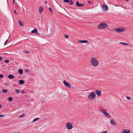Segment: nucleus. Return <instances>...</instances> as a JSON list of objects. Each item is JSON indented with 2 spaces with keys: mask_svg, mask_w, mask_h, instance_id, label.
Listing matches in <instances>:
<instances>
[{
  "mask_svg": "<svg viewBox=\"0 0 133 133\" xmlns=\"http://www.w3.org/2000/svg\"><path fill=\"white\" fill-rule=\"evenodd\" d=\"M15 3V1L14 0H13V3L14 4Z\"/></svg>",
  "mask_w": 133,
  "mask_h": 133,
  "instance_id": "79ce46f5",
  "label": "nucleus"
},
{
  "mask_svg": "<svg viewBox=\"0 0 133 133\" xmlns=\"http://www.w3.org/2000/svg\"><path fill=\"white\" fill-rule=\"evenodd\" d=\"M49 10L52 13L53 12H52V10L51 8H49Z\"/></svg>",
  "mask_w": 133,
  "mask_h": 133,
  "instance_id": "cd10ccee",
  "label": "nucleus"
},
{
  "mask_svg": "<svg viewBox=\"0 0 133 133\" xmlns=\"http://www.w3.org/2000/svg\"><path fill=\"white\" fill-rule=\"evenodd\" d=\"M70 0H64V2L65 3H68L69 2Z\"/></svg>",
  "mask_w": 133,
  "mask_h": 133,
  "instance_id": "c756f323",
  "label": "nucleus"
},
{
  "mask_svg": "<svg viewBox=\"0 0 133 133\" xmlns=\"http://www.w3.org/2000/svg\"><path fill=\"white\" fill-rule=\"evenodd\" d=\"M8 91L7 90L5 89H3L2 90V92L3 93H6Z\"/></svg>",
  "mask_w": 133,
  "mask_h": 133,
  "instance_id": "5701e85b",
  "label": "nucleus"
},
{
  "mask_svg": "<svg viewBox=\"0 0 133 133\" xmlns=\"http://www.w3.org/2000/svg\"><path fill=\"white\" fill-rule=\"evenodd\" d=\"M99 111L103 113L104 115L107 118H110V116L108 112L102 109H100Z\"/></svg>",
  "mask_w": 133,
  "mask_h": 133,
  "instance_id": "20e7f679",
  "label": "nucleus"
},
{
  "mask_svg": "<svg viewBox=\"0 0 133 133\" xmlns=\"http://www.w3.org/2000/svg\"><path fill=\"white\" fill-rule=\"evenodd\" d=\"M66 128L68 129H71L73 128L72 124L70 123H66Z\"/></svg>",
  "mask_w": 133,
  "mask_h": 133,
  "instance_id": "423d86ee",
  "label": "nucleus"
},
{
  "mask_svg": "<svg viewBox=\"0 0 133 133\" xmlns=\"http://www.w3.org/2000/svg\"><path fill=\"white\" fill-rule=\"evenodd\" d=\"M44 101H42V103H44Z\"/></svg>",
  "mask_w": 133,
  "mask_h": 133,
  "instance_id": "49530a36",
  "label": "nucleus"
},
{
  "mask_svg": "<svg viewBox=\"0 0 133 133\" xmlns=\"http://www.w3.org/2000/svg\"><path fill=\"white\" fill-rule=\"evenodd\" d=\"M63 83L64 85L67 87L68 88H70L71 87V86L70 84L66 81L64 80Z\"/></svg>",
  "mask_w": 133,
  "mask_h": 133,
  "instance_id": "6e6552de",
  "label": "nucleus"
},
{
  "mask_svg": "<svg viewBox=\"0 0 133 133\" xmlns=\"http://www.w3.org/2000/svg\"><path fill=\"white\" fill-rule=\"evenodd\" d=\"M78 42L80 43H87L88 42V41L86 40H80L78 41Z\"/></svg>",
  "mask_w": 133,
  "mask_h": 133,
  "instance_id": "ddd939ff",
  "label": "nucleus"
},
{
  "mask_svg": "<svg viewBox=\"0 0 133 133\" xmlns=\"http://www.w3.org/2000/svg\"><path fill=\"white\" fill-rule=\"evenodd\" d=\"M126 98L127 100H130V97H129L127 96L126 97Z\"/></svg>",
  "mask_w": 133,
  "mask_h": 133,
  "instance_id": "2f4dec72",
  "label": "nucleus"
},
{
  "mask_svg": "<svg viewBox=\"0 0 133 133\" xmlns=\"http://www.w3.org/2000/svg\"><path fill=\"white\" fill-rule=\"evenodd\" d=\"M64 37L65 38H68L69 37V36L67 34H65Z\"/></svg>",
  "mask_w": 133,
  "mask_h": 133,
  "instance_id": "c85d7f7f",
  "label": "nucleus"
},
{
  "mask_svg": "<svg viewBox=\"0 0 133 133\" xmlns=\"http://www.w3.org/2000/svg\"><path fill=\"white\" fill-rule=\"evenodd\" d=\"M44 2L46 3H47V2L46 1H44Z\"/></svg>",
  "mask_w": 133,
  "mask_h": 133,
  "instance_id": "a18cd8bd",
  "label": "nucleus"
},
{
  "mask_svg": "<svg viewBox=\"0 0 133 133\" xmlns=\"http://www.w3.org/2000/svg\"><path fill=\"white\" fill-rule=\"evenodd\" d=\"M8 39H7L6 40V41L5 42V43L4 44V45H5L6 43L8 42Z\"/></svg>",
  "mask_w": 133,
  "mask_h": 133,
  "instance_id": "f704fd0d",
  "label": "nucleus"
},
{
  "mask_svg": "<svg viewBox=\"0 0 133 133\" xmlns=\"http://www.w3.org/2000/svg\"><path fill=\"white\" fill-rule=\"evenodd\" d=\"M3 75L2 74L0 75V78H3Z\"/></svg>",
  "mask_w": 133,
  "mask_h": 133,
  "instance_id": "473e14b6",
  "label": "nucleus"
},
{
  "mask_svg": "<svg viewBox=\"0 0 133 133\" xmlns=\"http://www.w3.org/2000/svg\"><path fill=\"white\" fill-rule=\"evenodd\" d=\"M96 93L97 96H100L101 95V91L99 90H96Z\"/></svg>",
  "mask_w": 133,
  "mask_h": 133,
  "instance_id": "9b49d317",
  "label": "nucleus"
},
{
  "mask_svg": "<svg viewBox=\"0 0 133 133\" xmlns=\"http://www.w3.org/2000/svg\"><path fill=\"white\" fill-rule=\"evenodd\" d=\"M120 43L121 44H124V45H128V44L127 43H126L122 42H120Z\"/></svg>",
  "mask_w": 133,
  "mask_h": 133,
  "instance_id": "b1692460",
  "label": "nucleus"
},
{
  "mask_svg": "<svg viewBox=\"0 0 133 133\" xmlns=\"http://www.w3.org/2000/svg\"><path fill=\"white\" fill-rule=\"evenodd\" d=\"M15 91L17 94H19L20 92L21 91L20 90L16 89L15 90Z\"/></svg>",
  "mask_w": 133,
  "mask_h": 133,
  "instance_id": "4be33fe9",
  "label": "nucleus"
},
{
  "mask_svg": "<svg viewBox=\"0 0 133 133\" xmlns=\"http://www.w3.org/2000/svg\"><path fill=\"white\" fill-rule=\"evenodd\" d=\"M4 117V116L3 115L0 114V117Z\"/></svg>",
  "mask_w": 133,
  "mask_h": 133,
  "instance_id": "c9c22d12",
  "label": "nucleus"
},
{
  "mask_svg": "<svg viewBox=\"0 0 133 133\" xmlns=\"http://www.w3.org/2000/svg\"><path fill=\"white\" fill-rule=\"evenodd\" d=\"M40 119V118H36L33 120L32 121V122H34L36 121H37L39 120Z\"/></svg>",
  "mask_w": 133,
  "mask_h": 133,
  "instance_id": "412c9836",
  "label": "nucleus"
},
{
  "mask_svg": "<svg viewBox=\"0 0 133 133\" xmlns=\"http://www.w3.org/2000/svg\"><path fill=\"white\" fill-rule=\"evenodd\" d=\"M37 30L36 28H34V29L33 30H32L31 31V33H36L37 32Z\"/></svg>",
  "mask_w": 133,
  "mask_h": 133,
  "instance_id": "2eb2a0df",
  "label": "nucleus"
},
{
  "mask_svg": "<svg viewBox=\"0 0 133 133\" xmlns=\"http://www.w3.org/2000/svg\"><path fill=\"white\" fill-rule=\"evenodd\" d=\"M4 62L6 63H8L9 62V59L5 60Z\"/></svg>",
  "mask_w": 133,
  "mask_h": 133,
  "instance_id": "bb28decb",
  "label": "nucleus"
},
{
  "mask_svg": "<svg viewBox=\"0 0 133 133\" xmlns=\"http://www.w3.org/2000/svg\"><path fill=\"white\" fill-rule=\"evenodd\" d=\"M107 26V24L104 23H101L99 24L97 26V28L99 29H104Z\"/></svg>",
  "mask_w": 133,
  "mask_h": 133,
  "instance_id": "f03ea898",
  "label": "nucleus"
},
{
  "mask_svg": "<svg viewBox=\"0 0 133 133\" xmlns=\"http://www.w3.org/2000/svg\"><path fill=\"white\" fill-rule=\"evenodd\" d=\"M4 54H7V53H4Z\"/></svg>",
  "mask_w": 133,
  "mask_h": 133,
  "instance_id": "09e8293b",
  "label": "nucleus"
},
{
  "mask_svg": "<svg viewBox=\"0 0 133 133\" xmlns=\"http://www.w3.org/2000/svg\"><path fill=\"white\" fill-rule=\"evenodd\" d=\"M14 13L16 14H17V13H16V10H14Z\"/></svg>",
  "mask_w": 133,
  "mask_h": 133,
  "instance_id": "a19ab883",
  "label": "nucleus"
},
{
  "mask_svg": "<svg viewBox=\"0 0 133 133\" xmlns=\"http://www.w3.org/2000/svg\"><path fill=\"white\" fill-rule=\"evenodd\" d=\"M2 105L0 104V108H2Z\"/></svg>",
  "mask_w": 133,
  "mask_h": 133,
  "instance_id": "37998d69",
  "label": "nucleus"
},
{
  "mask_svg": "<svg viewBox=\"0 0 133 133\" xmlns=\"http://www.w3.org/2000/svg\"><path fill=\"white\" fill-rule=\"evenodd\" d=\"M125 30L124 28H115L114 29V31L120 33L124 32Z\"/></svg>",
  "mask_w": 133,
  "mask_h": 133,
  "instance_id": "39448f33",
  "label": "nucleus"
},
{
  "mask_svg": "<svg viewBox=\"0 0 133 133\" xmlns=\"http://www.w3.org/2000/svg\"><path fill=\"white\" fill-rule=\"evenodd\" d=\"M14 133H20L19 132H14Z\"/></svg>",
  "mask_w": 133,
  "mask_h": 133,
  "instance_id": "c03bdc74",
  "label": "nucleus"
},
{
  "mask_svg": "<svg viewBox=\"0 0 133 133\" xmlns=\"http://www.w3.org/2000/svg\"><path fill=\"white\" fill-rule=\"evenodd\" d=\"M111 124L112 125H115L116 124V122L114 120L112 119H111L110 121Z\"/></svg>",
  "mask_w": 133,
  "mask_h": 133,
  "instance_id": "1a4fd4ad",
  "label": "nucleus"
},
{
  "mask_svg": "<svg viewBox=\"0 0 133 133\" xmlns=\"http://www.w3.org/2000/svg\"><path fill=\"white\" fill-rule=\"evenodd\" d=\"M18 72L20 75H22L23 73V70L21 69H20L18 70Z\"/></svg>",
  "mask_w": 133,
  "mask_h": 133,
  "instance_id": "dca6fc26",
  "label": "nucleus"
},
{
  "mask_svg": "<svg viewBox=\"0 0 133 133\" xmlns=\"http://www.w3.org/2000/svg\"><path fill=\"white\" fill-rule=\"evenodd\" d=\"M90 62L92 66L96 67L99 65V62L98 60L94 57H92L91 58L90 60Z\"/></svg>",
  "mask_w": 133,
  "mask_h": 133,
  "instance_id": "f257e3e1",
  "label": "nucleus"
},
{
  "mask_svg": "<svg viewBox=\"0 0 133 133\" xmlns=\"http://www.w3.org/2000/svg\"><path fill=\"white\" fill-rule=\"evenodd\" d=\"M24 83V81L23 80H20L19 81V83L20 84H22Z\"/></svg>",
  "mask_w": 133,
  "mask_h": 133,
  "instance_id": "6ab92c4d",
  "label": "nucleus"
},
{
  "mask_svg": "<svg viewBox=\"0 0 133 133\" xmlns=\"http://www.w3.org/2000/svg\"><path fill=\"white\" fill-rule=\"evenodd\" d=\"M130 131L128 129H125L122 131L121 133H130Z\"/></svg>",
  "mask_w": 133,
  "mask_h": 133,
  "instance_id": "f8f14e48",
  "label": "nucleus"
},
{
  "mask_svg": "<svg viewBox=\"0 0 133 133\" xmlns=\"http://www.w3.org/2000/svg\"><path fill=\"white\" fill-rule=\"evenodd\" d=\"M2 58L0 56V61H2Z\"/></svg>",
  "mask_w": 133,
  "mask_h": 133,
  "instance_id": "58836bf2",
  "label": "nucleus"
},
{
  "mask_svg": "<svg viewBox=\"0 0 133 133\" xmlns=\"http://www.w3.org/2000/svg\"><path fill=\"white\" fill-rule=\"evenodd\" d=\"M101 133H107V130L105 131L102 132Z\"/></svg>",
  "mask_w": 133,
  "mask_h": 133,
  "instance_id": "72a5a7b5",
  "label": "nucleus"
},
{
  "mask_svg": "<svg viewBox=\"0 0 133 133\" xmlns=\"http://www.w3.org/2000/svg\"><path fill=\"white\" fill-rule=\"evenodd\" d=\"M69 4L71 5H72L74 3V2L72 0H70L69 2Z\"/></svg>",
  "mask_w": 133,
  "mask_h": 133,
  "instance_id": "aec40b11",
  "label": "nucleus"
},
{
  "mask_svg": "<svg viewBox=\"0 0 133 133\" xmlns=\"http://www.w3.org/2000/svg\"><path fill=\"white\" fill-rule=\"evenodd\" d=\"M88 2L89 4H91V2L90 1H88Z\"/></svg>",
  "mask_w": 133,
  "mask_h": 133,
  "instance_id": "4c0bfd02",
  "label": "nucleus"
},
{
  "mask_svg": "<svg viewBox=\"0 0 133 133\" xmlns=\"http://www.w3.org/2000/svg\"><path fill=\"white\" fill-rule=\"evenodd\" d=\"M24 91L23 90H22L21 91V92L22 94H23L24 93Z\"/></svg>",
  "mask_w": 133,
  "mask_h": 133,
  "instance_id": "e433bc0d",
  "label": "nucleus"
},
{
  "mask_svg": "<svg viewBox=\"0 0 133 133\" xmlns=\"http://www.w3.org/2000/svg\"><path fill=\"white\" fill-rule=\"evenodd\" d=\"M126 1H129V0H125Z\"/></svg>",
  "mask_w": 133,
  "mask_h": 133,
  "instance_id": "de8ad7c7",
  "label": "nucleus"
},
{
  "mask_svg": "<svg viewBox=\"0 0 133 133\" xmlns=\"http://www.w3.org/2000/svg\"><path fill=\"white\" fill-rule=\"evenodd\" d=\"M96 97V94L94 92H91L88 96V98L90 100L95 99Z\"/></svg>",
  "mask_w": 133,
  "mask_h": 133,
  "instance_id": "7ed1b4c3",
  "label": "nucleus"
},
{
  "mask_svg": "<svg viewBox=\"0 0 133 133\" xmlns=\"http://www.w3.org/2000/svg\"><path fill=\"white\" fill-rule=\"evenodd\" d=\"M102 10L104 11H107L108 9V7L106 4H104L102 5Z\"/></svg>",
  "mask_w": 133,
  "mask_h": 133,
  "instance_id": "0eeeda50",
  "label": "nucleus"
},
{
  "mask_svg": "<svg viewBox=\"0 0 133 133\" xmlns=\"http://www.w3.org/2000/svg\"><path fill=\"white\" fill-rule=\"evenodd\" d=\"M36 34H37V35H40V34L39 33H38V32H37H37L36 33Z\"/></svg>",
  "mask_w": 133,
  "mask_h": 133,
  "instance_id": "ea45409f",
  "label": "nucleus"
},
{
  "mask_svg": "<svg viewBox=\"0 0 133 133\" xmlns=\"http://www.w3.org/2000/svg\"><path fill=\"white\" fill-rule=\"evenodd\" d=\"M24 53H30L29 51H26V50L24 51Z\"/></svg>",
  "mask_w": 133,
  "mask_h": 133,
  "instance_id": "7c9ffc66",
  "label": "nucleus"
},
{
  "mask_svg": "<svg viewBox=\"0 0 133 133\" xmlns=\"http://www.w3.org/2000/svg\"><path fill=\"white\" fill-rule=\"evenodd\" d=\"M76 5L78 7L83 6L84 5L83 4L81 3H79L78 1H77L76 3Z\"/></svg>",
  "mask_w": 133,
  "mask_h": 133,
  "instance_id": "9d476101",
  "label": "nucleus"
},
{
  "mask_svg": "<svg viewBox=\"0 0 133 133\" xmlns=\"http://www.w3.org/2000/svg\"><path fill=\"white\" fill-rule=\"evenodd\" d=\"M12 98L11 97H10L8 98V100L10 101H12Z\"/></svg>",
  "mask_w": 133,
  "mask_h": 133,
  "instance_id": "393cba45",
  "label": "nucleus"
},
{
  "mask_svg": "<svg viewBox=\"0 0 133 133\" xmlns=\"http://www.w3.org/2000/svg\"><path fill=\"white\" fill-rule=\"evenodd\" d=\"M25 116V114H23L19 116V118H21Z\"/></svg>",
  "mask_w": 133,
  "mask_h": 133,
  "instance_id": "a878e982",
  "label": "nucleus"
},
{
  "mask_svg": "<svg viewBox=\"0 0 133 133\" xmlns=\"http://www.w3.org/2000/svg\"><path fill=\"white\" fill-rule=\"evenodd\" d=\"M43 10V8L41 6H40L39 9V11L40 13H41L42 11Z\"/></svg>",
  "mask_w": 133,
  "mask_h": 133,
  "instance_id": "a211bd4d",
  "label": "nucleus"
},
{
  "mask_svg": "<svg viewBox=\"0 0 133 133\" xmlns=\"http://www.w3.org/2000/svg\"><path fill=\"white\" fill-rule=\"evenodd\" d=\"M8 77L10 79H12L14 78V76L12 75H9L8 76Z\"/></svg>",
  "mask_w": 133,
  "mask_h": 133,
  "instance_id": "f3484780",
  "label": "nucleus"
},
{
  "mask_svg": "<svg viewBox=\"0 0 133 133\" xmlns=\"http://www.w3.org/2000/svg\"><path fill=\"white\" fill-rule=\"evenodd\" d=\"M18 23L19 25L22 26H24L23 24V23L22 22L21 20H19L18 21Z\"/></svg>",
  "mask_w": 133,
  "mask_h": 133,
  "instance_id": "4468645a",
  "label": "nucleus"
}]
</instances>
